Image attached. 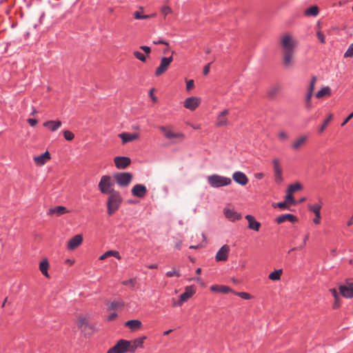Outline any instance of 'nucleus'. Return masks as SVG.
<instances>
[{
	"mask_svg": "<svg viewBox=\"0 0 353 353\" xmlns=\"http://www.w3.org/2000/svg\"><path fill=\"white\" fill-rule=\"evenodd\" d=\"M28 122L32 127H34V125H37V120L35 119H28Z\"/></svg>",
	"mask_w": 353,
	"mask_h": 353,
	"instance_id": "680f3d73",
	"label": "nucleus"
},
{
	"mask_svg": "<svg viewBox=\"0 0 353 353\" xmlns=\"http://www.w3.org/2000/svg\"><path fill=\"white\" fill-rule=\"evenodd\" d=\"M316 77L315 76H313L312 78H311V80H310V85L308 86V88H307V92L305 95V107L307 109H311L312 107V101H311V99H312V95H313V92H314V87H315V84H316Z\"/></svg>",
	"mask_w": 353,
	"mask_h": 353,
	"instance_id": "6e6552de",
	"label": "nucleus"
},
{
	"mask_svg": "<svg viewBox=\"0 0 353 353\" xmlns=\"http://www.w3.org/2000/svg\"><path fill=\"white\" fill-rule=\"evenodd\" d=\"M63 134L64 138L67 141H72L74 138V134L69 130L63 131Z\"/></svg>",
	"mask_w": 353,
	"mask_h": 353,
	"instance_id": "a18cd8bd",
	"label": "nucleus"
},
{
	"mask_svg": "<svg viewBox=\"0 0 353 353\" xmlns=\"http://www.w3.org/2000/svg\"><path fill=\"white\" fill-rule=\"evenodd\" d=\"M123 198L119 191L110 194L107 201L108 214L112 215L121 206Z\"/></svg>",
	"mask_w": 353,
	"mask_h": 353,
	"instance_id": "f257e3e1",
	"label": "nucleus"
},
{
	"mask_svg": "<svg viewBox=\"0 0 353 353\" xmlns=\"http://www.w3.org/2000/svg\"><path fill=\"white\" fill-rule=\"evenodd\" d=\"M117 316V314L114 312V313H112L110 314L108 317H107V320L108 321H112L114 320L116 317Z\"/></svg>",
	"mask_w": 353,
	"mask_h": 353,
	"instance_id": "0e129e2a",
	"label": "nucleus"
},
{
	"mask_svg": "<svg viewBox=\"0 0 353 353\" xmlns=\"http://www.w3.org/2000/svg\"><path fill=\"white\" fill-rule=\"evenodd\" d=\"M152 17V15L149 14H142L139 11H136L134 13V17L135 19H147Z\"/></svg>",
	"mask_w": 353,
	"mask_h": 353,
	"instance_id": "79ce46f5",
	"label": "nucleus"
},
{
	"mask_svg": "<svg viewBox=\"0 0 353 353\" xmlns=\"http://www.w3.org/2000/svg\"><path fill=\"white\" fill-rule=\"evenodd\" d=\"M195 291L192 286H187L185 288L184 292L180 295V299L181 301H187L190 297L193 296Z\"/></svg>",
	"mask_w": 353,
	"mask_h": 353,
	"instance_id": "bb28decb",
	"label": "nucleus"
},
{
	"mask_svg": "<svg viewBox=\"0 0 353 353\" xmlns=\"http://www.w3.org/2000/svg\"><path fill=\"white\" fill-rule=\"evenodd\" d=\"M148 192L147 188L143 184H136L131 190V193L138 198L144 197Z\"/></svg>",
	"mask_w": 353,
	"mask_h": 353,
	"instance_id": "ddd939ff",
	"label": "nucleus"
},
{
	"mask_svg": "<svg viewBox=\"0 0 353 353\" xmlns=\"http://www.w3.org/2000/svg\"><path fill=\"white\" fill-rule=\"evenodd\" d=\"M285 221H288L291 223H294L297 221V218L292 214H283L279 215L276 219V221L277 223L281 224Z\"/></svg>",
	"mask_w": 353,
	"mask_h": 353,
	"instance_id": "b1692460",
	"label": "nucleus"
},
{
	"mask_svg": "<svg viewBox=\"0 0 353 353\" xmlns=\"http://www.w3.org/2000/svg\"><path fill=\"white\" fill-rule=\"evenodd\" d=\"M272 163L274 167V181L277 184H280L283 182V178L282 175L283 171L280 165L279 160L278 159H274Z\"/></svg>",
	"mask_w": 353,
	"mask_h": 353,
	"instance_id": "9d476101",
	"label": "nucleus"
},
{
	"mask_svg": "<svg viewBox=\"0 0 353 353\" xmlns=\"http://www.w3.org/2000/svg\"><path fill=\"white\" fill-rule=\"evenodd\" d=\"M173 58L172 56L168 57H163L161 59L160 65L155 70V76L159 77L162 74H163L169 68V65L172 62Z\"/></svg>",
	"mask_w": 353,
	"mask_h": 353,
	"instance_id": "1a4fd4ad",
	"label": "nucleus"
},
{
	"mask_svg": "<svg viewBox=\"0 0 353 353\" xmlns=\"http://www.w3.org/2000/svg\"><path fill=\"white\" fill-rule=\"evenodd\" d=\"M245 219L248 222V228L254 231L258 232L261 227V223L257 221L255 218L250 214H248L245 216Z\"/></svg>",
	"mask_w": 353,
	"mask_h": 353,
	"instance_id": "a211bd4d",
	"label": "nucleus"
},
{
	"mask_svg": "<svg viewBox=\"0 0 353 353\" xmlns=\"http://www.w3.org/2000/svg\"><path fill=\"white\" fill-rule=\"evenodd\" d=\"M43 125L51 132H55L61 126L62 123L59 120H49L45 121Z\"/></svg>",
	"mask_w": 353,
	"mask_h": 353,
	"instance_id": "412c9836",
	"label": "nucleus"
},
{
	"mask_svg": "<svg viewBox=\"0 0 353 353\" xmlns=\"http://www.w3.org/2000/svg\"><path fill=\"white\" fill-rule=\"evenodd\" d=\"M228 114V110H223L217 117L216 125L218 127H223L227 125L228 123V119L226 118Z\"/></svg>",
	"mask_w": 353,
	"mask_h": 353,
	"instance_id": "4be33fe9",
	"label": "nucleus"
},
{
	"mask_svg": "<svg viewBox=\"0 0 353 353\" xmlns=\"http://www.w3.org/2000/svg\"><path fill=\"white\" fill-rule=\"evenodd\" d=\"M165 276L167 277H172L174 276L179 277L181 276V273H180L179 270H176L174 268H173L172 270L168 271L165 273Z\"/></svg>",
	"mask_w": 353,
	"mask_h": 353,
	"instance_id": "c03bdc74",
	"label": "nucleus"
},
{
	"mask_svg": "<svg viewBox=\"0 0 353 353\" xmlns=\"http://www.w3.org/2000/svg\"><path fill=\"white\" fill-rule=\"evenodd\" d=\"M119 137L122 140V143L125 144L128 142L136 140L139 137V134L137 133H128V132H123L119 134Z\"/></svg>",
	"mask_w": 353,
	"mask_h": 353,
	"instance_id": "393cba45",
	"label": "nucleus"
},
{
	"mask_svg": "<svg viewBox=\"0 0 353 353\" xmlns=\"http://www.w3.org/2000/svg\"><path fill=\"white\" fill-rule=\"evenodd\" d=\"M124 306V302L121 300H117L110 302L108 307V310L121 309Z\"/></svg>",
	"mask_w": 353,
	"mask_h": 353,
	"instance_id": "473e14b6",
	"label": "nucleus"
},
{
	"mask_svg": "<svg viewBox=\"0 0 353 353\" xmlns=\"http://www.w3.org/2000/svg\"><path fill=\"white\" fill-rule=\"evenodd\" d=\"M77 326L81 330H85V328L88 326V322L86 318L83 316L79 317L77 321Z\"/></svg>",
	"mask_w": 353,
	"mask_h": 353,
	"instance_id": "4c0bfd02",
	"label": "nucleus"
},
{
	"mask_svg": "<svg viewBox=\"0 0 353 353\" xmlns=\"http://www.w3.org/2000/svg\"><path fill=\"white\" fill-rule=\"evenodd\" d=\"M140 48L143 50L146 54H149L151 51V49L149 46H141Z\"/></svg>",
	"mask_w": 353,
	"mask_h": 353,
	"instance_id": "052dcab7",
	"label": "nucleus"
},
{
	"mask_svg": "<svg viewBox=\"0 0 353 353\" xmlns=\"http://www.w3.org/2000/svg\"><path fill=\"white\" fill-rule=\"evenodd\" d=\"M307 137L305 135L299 137L292 144V147L294 150L299 149L306 141Z\"/></svg>",
	"mask_w": 353,
	"mask_h": 353,
	"instance_id": "7c9ffc66",
	"label": "nucleus"
},
{
	"mask_svg": "<svg viewBox=\"0 0 353 353\" xmlns=\"http://www.w3.org/2000/svg\"><path fill=\"white\" fill-rule=\"evenodd\" d=\"M210 290L215 292L227 294L232 291L231 288L227 285H214L210 287Z\"/></svg>",
	"mask_w": 353,
	"mask_h": 353,
	"instance_id": "cd10ccee",
	"label": "nucleus"
},
{
	"mask_svg": "<svg viewBox=\"0 0 353 353\" xmlns=\"http://www.w3.org/2000/svg\"><path fill=\"white\" fill-rule=\"evenodd\" d=\"M113 185L110 176L103 175L101 176L98 186L101 193L110 194L113 193V192L117 191L113 189Z\"/></svg>",
	"mask_w": 353,
	"mask_h": 353,
	"instance_id": "20e7f679",
	"label": "nucleus"
},
{
	"mask_svg": "<svg viewBox=\"0 0 353 353\" xmlns=\"http://www.w3.org/2000/svg\"><path fill=\"white\" fill-rule=\"evenodd\" d=\"M147 268L149 269H157L158 268V264L152 263V264L148 265Z\"/></svg>",
	"mask_w": 353,
	"mask_h": 353,
	"instance_id": "774afa93",
	"label": "nucleus"
},
{
	"mask_svg": "<svg viewBox=\"0 0 353 353\" xmlns=\"http://www.w3.org/2000/svg\"><path fill=\"white\" fill-rule=\"evenodd\" d=\"M194 85V81L192 79L188 80L186 82V88L188 90H190L192 88H193Z\"/></svg>",
	"mask_w": 353,
	"mask_h": 353,
	"instance_id": "5fc2aeb1",
	"label": "nucleus"
},
{
	"mask_svg": "<svg viewBox=\"0 0 353 353\" xmlns=\"http://www.w3.org/2000/svg\"><path fill=\"white\" fill-rule=\"evenodd\" d=\"M339 290L341 295L345 298L353 297V280H347L345 283L339 286Z\"/></svg>",
	"mask_w": 353,
	"mask_h": 353,
	"instance_id": "0eeeda50",
	"label": "nucleus"
},
{
	"mask_svg": "<svg viewBox=\"0 0 353 353\" xmlns=\"http://www.w3.org/2000/svg\"><path fill=\"white\" fill-rule=\"evenodd\" d=\"M208 184L214 188H218L230 185L232 183L230 178L214 174L208 176Z\"/></svg>",
	"mask_w": 353,
	"mask_h": 353,
	"instance_id": "f03ea898",
	"label": "nucleus"
},
{
	"mask_svg": "<svg viewBox=\"0 0 353 353\" xmlns=\"http://www.w3.org/2000/svg\"><path fill=\"white\" fill-rule=\"evenodd\" d=\"M115 166L120 170L125 169L131 163L130 158L128 157H116L114 159Z\"/></svg>",
	"mask_w": 353,
	"mask_h": 353,
	"instance_id": "f8f14e48",
	"label": "nucleus"
},
{
	"mask_svg": "<svg viewBox=\"0 0 353 353\" xmlns=\"http://www.w3.org/2000/svg\"><path fill=\"white\" fill-rule=\"evenodd\" d=\"M127 348L128 349V352L132 353L134 352V351L137 349V347H135L132 341H129V347Z\"/></svg>",
	"mask_w": 353,
	"mask_h": 353,
	"instance_id": "4d7b16f0",
	"label": "nucleus"
},
{
	"mask_svg": "<svg viewBox=\"0 0 353 353\" xmlns=\"http://www.w3.org/2000/svg\"><path fill=\"white\" fill-rule=\"evenodd\" d=\"M280 44L283 52H294L297 41L290 33L284 34L280 39Z\"/></svg>",
	"mask_w": 353,
	"mask_h": 353,
	"instance_id": "7ed1b4c3",
	"label": "nucleus"
},
{
	"mask_svg": "<svg viewBox=\"0 0 353 353\" xmlns=\"http://www.w3.org/2000/svg\"><path fill=\"white\" fill-rule=\"evenodd\" d=\"M49 263L46 259H43L39 264V270L41 273L47 278H49L48 274Z\"/></svg>",
	"mask_w": 353,
	"mask_h": 353,
	"instance_id": "c756f323",
	"label": "nucleus"
},
{
	"mask_svg": "<svg viewBox=\"0 0 353 353\" xmlns=\"http://www.w3.org/2000/svg\"><path fill=\"white\" fill-rule=\"evenodd\" d=\"M282 272V269L276 270L269 274L268 278L272 281H278L281 279Z\"/></svg>",
	"mask_w": 353,
	"mask_h": 353,
	"instance_id": "c9c22d12",
	"label": "nucleus"
},
{
	"mask_svg": "<svg viewBox=\"0 0 353 353\" xmlns=\"http://www.w3.org/2000/svg\"><path fill=\"white\" fill-rule=\"evenodd\" d=\"M145 339V336L137 338L134 340H133L132 343L134 345L135 347H143V342Z\"/></svg>",
	"mask_w": 353,
	"mask_h": 353,
	"instance_id": "ea45409f",
	"label": "nucleus"
},
{
	"mask_svg": "<svg viewBox=\"0 0 353 353\" xmlns=\"http://www.w3.org/2000/svg\"><path fill=\"white\" fill-rule=\"evenodd\" d=\"M308 209L314 212L316 216H318V214H321V205L319 203L310 205H308Z\"/></svg>",
	"mask_w": 353,
	"mask_h": 353,
	"instance_id": "e433bc0d",
	"label": "nucleus"
},
{
	"mask_svg": "<svg viewBox=\"0 0 353 353\" xmlns=\"http://www.w3.org/2000/svg\"><path fill=\"white\" fill-rule=\"evenodd\" d=\"M129 341L120 339L107 353H126L128 352Z\"/></svg>",
	"mask_w": 353,
	"mask_h": 353,
	"instance_id": "423d86ee",
	"label": "nucleus"
},
{
	"mask_svg": "<svg viewBox=\"0 0 353 353\" xmlns=\"http://www.w3.org/2000/svg\"><path fill=\"white\" fill-rule=\"evenodd\" d=\"M125 325L133 332L139 330L142 327V323L140 320L133 319L126 321Z\"/></svg>",
	"mask_w": 353,
	"mask_h": 353,
	"instance_id": "a878e982",
	"label": "nucleus"
},
{
	"mask_svg": "<svg viewBox=\"0 0 353 353\" xmlns=\"http://www.w3.org/2000/svg\"><path fill=\"white\" fill-rule=\"evenodd\" d=\"M235 294L239 296V297H241V299H243L244 300H248L251 297V296L249 293L244 292H236V293H235Z\"/></svg>",
	"mask_w": 353,
	"mask_h": 353,
	"instance_id": "8fccbe9b",
	"label": "nucleus"
},
{
	"mask_svg": "<svg viewBox=\"0 0 353 353\" xmlns=\"http://www.w3.org/2000/svg\"><path fill=\"white\" fill-rule=\"evenodd\" d=\"M83 236L81 234H76L69 239L67 244V249L68 250H74L77 249L83 242Z\"/></svg>",
	"mask_w": 353,
	"mask_h": 353,
	"instance_id": "9b49d317",
	"label": "nucleus"
},
{
	"mask_svg": "<svg viewBox=\"0 0 353 353\" xmlns=\"http://www.w3.org/2000/svg\"><path fill=\"white\" fill-rule=\"evenodd\" d=\"M161 13L164 15V17H166L168 14L172 12V9L167 6H164L161 8Z\"/></svg>",
	"mask_w": 353,
	"mask_h": 353,
	"instance_id": "3c124183",
	"label": "nucleus"
},
{
	"mask_svg": "<svg viewBox=\"0 0 353 353\" xmlns=\"http://www.w3.org/2000/svg\"><path fill=\"white\" fill-rule=\"evenodd\" d=\"M68 212V210L65 207L63 206H56L53 208H50L49 210L48 214H57L58 216L64 214Z\"/></svg>",
	"mask_w": 353,
	"mask_h": 353,
	"instance_id": "c85d7f7f",
	"label": "nucleus"
},
{
	"mask_svg": "<svg viewBox=\"0 0 353 353\" xmlns=\"http://www.w3.org/2000/svg\"><path fill=\"white\" fill-rule=\"evenodd\" d=\"M332 114H330L324 120L322 125L319 128V132L320 133L323 132L325 129L326 128L327 125L329 124V123L331 121V120L332 119Z\"/></svg>",
	"mask_w": 353,
	"mask_h": 353,
	"instance_id": "58836bf2",
	"label": "nucleus"
},
{
	"mask_svg": "<svg viewBox=\"0 0 353 353\" xmlns=\"http://www.w3.org/2000/svg\"><path fill=\"white\" fill-rule=\"evenodd\" d=\"M332 295L334 297L335 300L336 301H339V294L336 291V290L335 288H332L330 290Z\"/></svg>",
	"mask_w": 353,
	"mask_h": 353,
	"instance_id": "864d4df0",
	"label": "nucleus"
},
{
	"mask_svg": "<svg viewBox=\"0 0 353 353\" xmlns=\"http://www.w3.org/2000/svg\"><path fill=\"white\" fill-rule=\"evenodd\" d=\"M320 219H321V214H318V216H315V218L313 219L314 223L319 224L320 223Z\"/></svg>",
	"mask_w": 353,
	"mask_h": 353,
	"instance_id": "338daca9",
	"label": "nucleus"
},
{
	"mask_svg": "<svg viewBox=\"0 0 353 353\" xmlns=\"http://www.w3.org/2000/svg\"><path fill=\"white\" fill-rule=\"evenodd\" d=\"M232 179L236 183L241 185H245L248 182V179L245 174L241 171L234 172L232 174Z\"/></svg>",
	"mask_w": 353,
	"mask_h": 353,
	"instance_id": "f3484780",
	"label": "nucleus"
},
{
	"mask_svg": "<svg viewBox=\"0 0 353 353\" xmlns=\"http://www.w3.org/2000/svg\"><path fill=\"white\" fill-rule=\"evenodd\" d=\"M210 64L208 63V64H207L206 65L204 66L203 71L204 75H206V74H208L209 73V72H210Z\"/></svg>",
	"mask_w": 353,
	"mask_h": 353,
	"instance_id": "69168bd1",
	"label": "nucleus"
},
{
	"mask_svg": "<svg viewBox=\"0 0 353 353\" xmlns=\"http://www.w3.org/2000/svg\"><path fill=\"white\" fill-rule=\"evenodd\" d=\"M133 54L137 59L142 62H145L146 61L145 56L139 51H134L133 52Z\"/></svg>",
	"mask_w": 353,
	"mask_h": 353,
	"instance_id": "49530a36",
	"label": "nucleus"
},
{
	"mask_svg": "<svg viewBox=\"0 0 353 353\" xmlns=\"http://www.w3.org/2000/svg\"><path fill=\"white\" fill-rule=\"evenodd\" d=\"M153 43L155 44V45H157V44H163V45H165V46H169V43L167 41H165L164 40H162V39H159L157 41H154Z\"/></svg>",
	"mask_w": 353,
	"mask_h": 353,
	"instance_id": "13d9d810",
	"label": "nucleus"
},
{
	"mask_svg": "<svg viewBox=\"0 0 353 353\" xmlns=\"http://www.w3.org/2000/svg\"><path fill=\"white\" fill-rule=\"evenodd\" d=\"M50 158L51 157L49 152L46 151L44 153L34 157L33 159L36 165L41 166L43 165L48 160L50 159Z\"/></svg>",
	"mask_w": 353,
	"mask_h": 353,
	"instance_id": "aec40b11",
	"label": "nucleus"
},
{
	"mask_svg": "<svg viewBox=\"0 0 353 353\" xmlns=\"http://www.w3.org/2000/svg\"><path fill=\"white\" fill-rule=\"evenodd\" d=\"M159 129L161 132L164 133L165 137L168 139L176 138L179 139L181 141H183L185 139L184 134L181 132H174L171 130H167V128L164 126H161Z\"/></svg>",
	"mask_w": 353,
	"mask_h": 353,
	"instance_id": "2eb2a0df",
	"label": "nucleus"
},
{
	"mask_svg": "<svg viewBox=\"0 0 353 353\" xmlns=\"http://www.w3.org/2000/svg\"><path fill=\"white\" fill-rule=\"evenodd\" d=\"M286 203H287L286 202H279V203H276L275 205H273V206H274V207L277 206V207H279V208L283 209V208H285V206H286Z\"/></svg>",
	"mask_w": 353,
	"mask_h": 353,
	"instance_id": "bf43d9fd",
	"label": "nucleus"
},
{
	"mask_svg": "<svg viewBox=\"0 0 353 353\" xmlns=\"http://www.w3.org/2000/svg\"><path fill=\"white\" fill-rule=\"evenodd\" d=\"M279 137L282 140H285L288 139V134L285 132H281L279 134Z\"/></svg>",
	"mask_w": 353,
	"mask_h": 353,
	"instance_id": "e2e57ef3",
	"label": "nucleus"
},
{
	"mask_svg": "<svg viewBox=\"0 0 353 353\" xmlns=\"http://www.w3.org/2000/svg\"><path fill=\"white\" fill-rule=\"evenodd\" d=\"M113 256L117 259H121V255L117 251L109 250L103 254L100 257L99 260H104L108 256Z\"/></svg>",
	"mask_w": 353,
	"mask_h": 353,
	"instance_id": "f704fd0d",
	"label": "nucleus"
},
{
	"mask_svg": "<svg viewBox=\"0 0 353 353\" xmlns=\"http://www.w3.org/2000/svg\"><path fill=\"white\" fill-rule=\"evenodd\" d=\"M316 37H317L318 39L319 40V41L321 43H324L325 42V35L323 34V33L322 32L317 31L316 32Z\"/></svg>",
	"mask_w": 353,
	"mask_h": 353,
	"instance_id": "603ef678",
	"label": "nucleus"
},
{
	"mask_svg": "<svg viewBox=\"0 0 353 353\" xmlns=\"http://www.w3.org/2000/svg\"><path fill=\"white\" fill-rule=\"evenodd\" d=\"M285 200H286V201H285L286 203L293 204V205L296 204V201L293 196V193L290 192L288 191H287V194L285 196Z\"/></svg>",
	"mask_w": 353,
	"mask_h": 353,
	"instance_id": "37998d69",
	"label": "nucleus"
},
{
	"mask_svg": "<svg viewBox=\"0 0 353 353\" xmlns=\"http://www.w3.org/2000/svg\"><path fill=\"white\" fill-rule=\"evenodd\" d=\"M127 348L128 349V352L132 353L134 352V351L137 349V347H135L132 341H129V347Z\"/></svg>",
	"mask_w": 353,
	"mask_h": 353,
	"instance_id": "6e6d98bb",
	"label": "nucleus"
},
{
	"mask_svg": "<svg viewBox=\"0 0 353 353\" xmlns=\"http://www.w3.org/2000/svg\"><path fill=\"white\" fill-rule=\"evenodd\" d=\"M199 99L195 97H188L183 101V106L190 110H194L199 106Z\"/></svg>",
	"mask_w": 353,
	"mask_h": 353,
	"instance_id": "dca6fc26",
	"label": "nucleus"
},
{
	"mask_svg": "<svg viewBox=\"0 0 353 353\" xmlns=\"http://www.w3.org/2000/svg\"><path fill=\"white\" fill-rule=\"evenodd\" d=\"M113 177L119 186L126 188L132 182L133 175L130 172H117L114 174Z\"/></svg>",
	"mask_w": 353,
	"mask_h": 353,
	"instance_id": "39448f33",
	"label": "nucleus"
},
{
	"mask_svg": "<svg viewBox=\"0 0 353 353\" xmlns=\"http://www.w3.org/2000/svg\"><path fill=\"white\" fill-rule=\"evenodd\" d=\"M121 283L123 285H130L131 287H134L136 283V279L134 278H132L128 280H125L122 281Z\"/></svg>",
	"mask_w": 353,
	"mask_h": 353,
	"instance_id": "09e8293b",
	"label": "nucleus"
},
{
	"mask_svg": "<svg viewBox=\"0 0 353 353\" xmlns=\"http://www.w3.org/2000/svg\"><path fill=\"white\" fill-rule=\"evenodd\" d=\"M302 188V185L300 183H295L293 184H291L288 188V190L290 192L294 193V192L299 190Z\"/></svg>",
	"mask_w": 353,
	"mask_h": 353,
	"instance_id": "a19ab883",
	"label": "nucleus"
},
{
	"mask_svg": "<svg viewBox=\"0 0 353 353\" xmlns=\"http://www.w3.org/2000/svg\"><path fill=\"white\" fill-rule=\"evenodd\" d=\"M230 247L228 245H223L216 252L215 259L216 261H225L228 259Z\"/></svg>",
	"mask_w": 353,
	"mask_h": 353,
	"instance_id": "4468645a",
	"label": "nucleus"
},
{
	"mask_svg": "<svg viewBox=\"0 0 353 353\" xmlns=\"http://www.w3.org/2000/svg\"><path fill=\"white\" fill-rule=\"evenodd\" d=\"M345 57H353V42L350 45L347 50L344 54Z\"/></svg>",
	"mask_w": 353,
	"mask_h": 353,
	"instance_id": "de8ad7c7",
	"label": "nucleus"
},
{
	"mask_svg": "<svg viewBox=\"0 0 353 353\" xmlns=\"http://www.w3.org/2000/svg\"><path fill=\"white\" fill-rule=\"evenodd\" d=\"M331 95V89L329 86L323 87L319 91L316 93V97L318 99H321L325 96H330Z\"/></svg>",
	"mask_w": 353,
	"mask_h": 353,
	"instance_id": "2f4dec72",
	"label": "nucleus"
},
{
	"mask_svg": "<svg viewBox=\"0 0 353 353\" xmlns=\"http://www.w3.org/2000/svg\"><path fill=\"white\" fill-rule=\"evenodd\" d=\"M294 52H283V64L285 68H289L294 65Z\"/></svg>",
	"mask_w": 353,
	"mask_h": 353,
	"instance_id": "5701e85b",
	"label": "nucleus"
},
{
	"mask_svg": "<svg viewBox=\"0 0 353 353\" xmlns=\"http://www.w3.org/2000/svg\"><path fill=\"white\" fill-rule=\"evenodd\" d=\"M224 215L231 221H235L241 219V214L232 209H224Z\"/></svg>",
	"mask_w": 353,
	"mask_h": 353,
	"instance_id": "6ab92c4d",
	"label": "nucleus"
},
{
	"mask_svg": "<svg viewBox=\"0 0 353 353\" xmlns=\"http://www.w3.org/2000/svg\"><path fill=\"white\" fill-rule=\"evenodd\" d=\"M319 12V10L316 6H310V8H307L304 11V14L305 16H312V17L317 16Z\"/></svg>",
	"mask_w": 353,
	"mask_h": 353,
	"instance_id": "72a5a7b5",
	"label": "nucleus"
}]
</instances>
